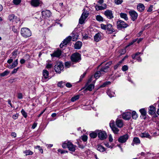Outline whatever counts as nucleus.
I'll return each instance as SVG.
<instances>
[{"instance_id":"nucleus-1","label":"nucleus","mask_w":159,"mask_h":159,"mask_svg":"<svg viewBox=\"0 0 159 159\" xmlns=\"http://www.w3.org/2000/svg\"><path fill=\"white\" fill-rule=\"evenodd\" d=\"M79 37V35L77 33L74 34L73 33L72 37L70 36H69L66 38L64 40L62 43L60 44V46L61 48H62L63 46L66 45L67 43L70 42L71 39L72 41H75Z\"/></svg>"},{"instance_id":"nucleus-2","label":"nucleus","mask_w":159,"mask_h":159,"mask_svg":"<svg viewBox=\"0 0 159 159\" xmlns=\"http://www.w3.org/2000/svg\"><path fill=\"white\" fill-rule=\"evenodd\" d=\"M21 35L25 38L30 37L31 35V30L28 28L24 27L22 28L20 30Z\"/></svg>"},{"instance_id":"nucleus-3","label":"nucleus","mask_w":159,"mask_h":159,"mask_svg":"<svg viewBox=\"0 0 159 159\" xmlns=\"http://www.w3.org/2000/svg\"><path fill=\"white\" fill-rule=\"evenodd\" d=\"M89 15V12L85 9L79 20V23L80 24H83Z\"/></svg>"},{"instance_id":"nucleus-4","label":"nucleus","mask_w":159,"mask_h":159,"mask_svg":"<svg viewBox=\"0 0 159 159\" xmlns=\"http://www.w3.org/2000/svg\"><path fill=\"white\" fill-rule=\"evenodd\" d=\"M63 64L60 61L57 62L54 66V70L55 72L59 74L61 72V71L63 70Z\"/></svg>"},{"instance_id":"nucleus-5","label":"nucleus","mask_w":159,"mask_h":159,"mask_svg":"<svg viewBox=\"0 0 159 159\" xmlns=\"http://www.w3.org/2000/svg\"><path fill=\"white\" fill-rule=\"evenodd\" d=\"M117 26L118 29H121L126 28L128 25L123 21L120 20L117 22Z\"/></svg>"},{"instance_id":"nucleus-6","label":"nucleus","mask_w":159,"mask_h":159,"mask_svg":"<svg viewBox=\"0 0 159 159\" xmlns=\"http://www.w3.org/2000/svg\"><path fill=\"white\" fill-rule=\"evenodd\" d=\"M43 76L42 79V81L45 82L48 81L50 78H49V72L46 70H44L43 71Z\"/></svg>"},{"instance_id":"nucleus-7","label":"nucleus","mask_w":159,"mask_h":159,"mask_svg":"<svg viewBox=\"0 0 159 159\" xmlns=\"http://www.w3.org/2000/svg\"><path fill=\"white\" fill-rule=\"evenodd\" d=\"M112 64L111 61H109L107 63L105 66L102 67L100 70L99 71L101 72V73L102 74H103L107 72H108V68H109V66Z\"/></svg>"},{"instance_id":"nucleus-8","label":"nucleus","mask_w":159,"mask_h":159,"mask_svg":"<svg viewBox=\"0 0 159 159\" xmlns=\"http://www.w3.org/2000/svg\"><path fill=\"white\" fill-rule=\"evenodd\" d=\"M8 19L10 21L12 22H15L17 23L20 22V19L19 18L16 16L15 15L11 14L8 16Z\"/></svg>"},{"instance_id":"nucleus-9","label":"nucleus","mask_w":159,"mask_h":159,"mask_svg":"<svg viewBox=\"0 0 159 159\" xmlns=\"http://www.w3.org/2000/svg\"><path fill=\"white\" fill-rule=\"evenodd\" d=\"M93 77L92 76L91 77L90 79H89L88 81V82L87 84H86V90H89V91H91L94 88V86L93 84H90L89 85H88V84L89 83H90L92 80L93 78Z\"/></svg>"},{"instance_id":"nucleus-10","label":"nucleus","mask_w":159,"mask_h":159,"mask_svg":"<svg viewBox=\"0 0 159 159\" xmlns=\"http://www.w3.org/2000/svg\"><path fill=\"white\" fill-rule=\"evenodd\" d=\"M80 55L78 53H74L71 57V60L72 61L77 62L80 60Z\"/></svg>"},{"instance_id":"nucleus-11","label":"nucleus","mask_w":159,"mask_h":159,"mask_svg":"<svg viewBox=\"0 0 159 159\" xmlns=\"http://www.w3.org/2000/svg\"><path fill=\"white\" fill-rule=\"evenodd\" d=\"M129 135L128 134H125L120 136L118 139V141L121 143H125L129 138Z\"/></svg>"},{"instance_id":"nucleus-12","label":"nucleus","mask_w":159,"mask_h":159,"mask_svg":"<svg viewBox=\"0 0 159 159\" xmlns=\"http://www.w3.org/2000/svg\"><path fill=\"white\" fill-rule=\"evenodd\" d=\"M51 13L48 10H45L42 11V16L43 18H47L50 16Z\"/></svg>"},{"instance_id":"nucleus-13","label":"nucleus","mask_w":159,"mask_h":159,"mask_svg":"<svg viewBox=\"0 0 159 159\" xmlns=\"http://www.w3.org/2000/svg\"><path fill=\"white\" fill-rule=\"evenodd\" d=\"M104 14L109 19H111L114 17L112 11L111 10H107L104 11Z\"/></svg>"},{"instance_id":"nucleus-14","label":"nucleus","mask_w":159,"mask_h":159,"mask_svg":"<svg viewBox=\"0 0 159 159\" xmlns=\"http://www.w3.org/2000/svg\"><path fill=\"white\" fill-rule=\"evenodd\" d=\"M41 3L42 2L40 0H32L30 2L31 6L35 7L39 6Z\"/></svg>"},{"instance_id":"nucleus-15","label":"nucleus","mask_w":159,"mask_h":159,"mask_svg":"<svg viewBox=\"0 0 159 159\" xmlns=\"http://www.w3.org/2000/svg\"><path fill=\"white\" fill-rule=\"evenodd\" d=\"M98 137L100 139L103 140L107 138V135L106 133L104 131H100L98 133Z\"/></svg>"},{"instance_id":"nucleus-16","label":"nucleus","mask_w":159,"mask_h":159,"mask_svg":"<svg viewBox=\"0 0 159 159\" xmlns=\"http://www.w3.org/2000/svg\"><path fill=\"white\" fill-rule=\"evenodd\" d=\"M129 13L133 21L135 20L137 18L138 15L137 13L135 11H130L129 12Z\"/></svg>"},{"instance_id":"nucleus-17","label":"nucleus","mask_w":159,"mask_h":159,"mask_svg":"<svg viewBox=\"0 0 159 159\" xmlns=\"http://www.w3.org/2000/svg\"><path fill=\"white\" fill-rule=\"evenodd\" d=\"M12 56L11 57L10 59L8 60L7 62L9 64L11 63L13 61V59L16 58L17 55V51H15L13 52L12 53Z\"/></svg>"},{"instance_id":"nucleus-18","label":"nucleus","mask_w":159,"mask_h":159,"mask_svg":"<svg viewBox=\"0 0 159 159\" xmlns=\"http://www.w3.org/2000/svg\"><path fill=\"white\" fill-rule=\"evenodd\" d=\"M131 114L130 112H125L123 113L122 116L123 119L125 120H129L131 117Z\"/></svg>"},{"instance_id":"nucleus-19","label":"nucleus","mask_w":159,"mask_h":159,"mask_svg":"<svg viewBox=\"0 0 159 159\" xmlns=\"http://www.w3.org/2000/svg\"><path fill=\"white\" fill-rule=\"evenodd\" d=\"M76 146L74 145L70 142L68 141V148L69 150L72 152H74L75 150Z\"/></svg>"},{"instance_id":"nucleus-20","label":"nucleus","mask_w":159,"mask_h":159,"mask_svg":"<svg viewBox=\"0 0 159 159\" xmlns=\"http://www.w3.org/2000/svg\"><path fill=\"white\" fill-rule=\"evenodd\" d=\"M102 38V34L101 33H98L95 34L94 37L95 41L98 42Z\"/></svg>"},{"instance_id":"nucleus-21","label":"nucleus","mask_w":159,"mask_h":159,"mask_svg":"<svg viewBox=\"0 0 159 159\" xmlns=\"http://www.w3.org/2000/svg\"><path fill=\"white\" fill-rule=\"evenodd\" d=\"M61 53V50H58L55 51H54L52 54H51V56L52 57H59L60 56Z\"/></svg>"},{"instance_id":"nucleus-22","label":"nucleus","mask_w":159,"mask_h":159,"mask_svg":"<svg viewBox=\"0 0 159 159\" xmlns=\"http://www.w3.org/2000/svg\"><path fill=\"white\" fill-rule=\"evenodd\" d=\"M139 136L141 138H146L151 139L152 137L148 134V133L146 132L142 133L140 134Z\"/></svg>"},{"instance_id":"nucleus-23","label":"nucleus","mask_w":159,"mask_h":159,"mask_svg":"<svg viewBox=\"0 0 159 159\" xmlns=\"http://www.w3.org/2000/svg\"><path fill=\"white\" fill-rule=\"evenodd\" d=\"M116 123L117 126L119 128H122L123 126V121L121 120L117 119L116 121Z\"/></svg>"},{"instance_id":"nucleus-24","label":"nucleus","mask_w":159,"mask_h":159,"mask_svg":"<svg viewBox=\"0 0 159 159\" xmlns=\"http://www.w3.org/2000/svg\"><path fill=\"white\" fill-rule=\"evenodd\" d=\"M18 64V60L16 59L14 61L11 65H10L8 66V67L10 69H12L17 66Z\"/></svg>"},{"instance_id":"nucleus-25","label":"nucleus","mask_w":159,"mask_h":159,"mask_svg":"<svg viewBox=\"0 0 159 159\" xmlns=\"http://www.w3.org/2000/svg\"><path fill=\"white\" fill-rule=\"evenodd\" d=\"M156 111V108L153 106H150L149 108V113L151 115L155 113Z\"/></svg>"},{"instance_id":"nucleus-26","label":"nucleus","mask_w":159,"mask_h":159,"mask_svg":"<svg viewBox=\"0 0 159 159\" xmlns=\"http://www.w3.org/2000/svg\"><path fill=\"white\" fill-rule=\"evenodd\" d=\"M145 9L144 6L142 3H139L137 6V9L139 11L141 12L143 11Z\"/></svg>"},{"instance_id":"nucleus-27","label":"nucleus","mask_w":159,"mask_h":159,"mask_svg":"<svg viewBox=\"0 0 159 159\" xmlns=\"http://www.w3.org/2000/svg\"><path fill=\"white\" fill-rule=\"evenodd\" d=\"M95 7L97 11L102 10L107 8V5L105 4H104L103 5V6L96 5Z\"/></svg>"},{"instance_id":"nucleus-28","label":"nucleus","mask_w":159,"mask_h":159,"mask_svg":"<svg viewBox=\"0 0 159 159\" xmlns=\"http://www.w3.org/2000/svg\"><path fill=\"white\" fill-rule=\"evenodd\" d=\"M107 30H108L110 32V33H111L115 31V30L113 29L112 25L110 24H107Z\"/></svg>"},{"instance_id":"nucleus-29","label":"nucleus","mask_w":159,"mask_h":159,"mask_svg":"<svg viewBox=\"0 0 159 159\" xmlns=\"http://www.w3.org/2000/svg\"><path fill=\"white\" fill-rule=\"evenodd\" d=\"M140 54V52H137L135 55H132V57L133 59H136L139 62H141L142 61L141 59L139 57H137Z\"/></svg>"},{"instance_id":"nucleus-30","label":"nucleus","mask_w":159,"mask_h":159,"mask_svg":"<svg viewBox=\"0 0 159 159\" xmlns=\"http://www.w3.org/2000/svg\"><path fill=\"white\" fill-rule=\"evenodd\" d=\"M82 45V43L80 41H78L74 45V48L75 49H80Z\"/></svg>"},{"instance_id":"nucleus-31","label":"nucleus","mask_w":159,"mask_h":159,"mask_svg":"<svg viewBox=\"0 0 159 159\" xmlns=\"http://www.w3.org/2000/svg\"><path fill=\"white\" fill-rule=\"evenodd\" d=\"M107 93L108 96L110 98L114 97L115 95V92L111 89L108 90Z\"/></svg>"},{"instance_id":"nucleus-32","label":"nucleus","mask_w":159,"mask_h":159,"mask_svg":"<svg viewBox=\"0 0 159 159\" xmlns=\"http://www.w3.org/2000/svg\"><path fill=\"white\" fill-rule=\"evenodd\" d=\"M128 57V56H125V57L122 59V60L120 61L117 64H116V65H115L114 66V69H117V68L123 62V61H124V60L127 58Z\"/></svg>"},{"instance_id":"nucleus-33","label":"nucleus","mask_w":159,"mask_h":159,"mask_svg":"<svg viewBox=\"0 0 159 159\" xmlns=\"http://www.w3.org/2000/svg\"><path fill=\"white\" fill-rule=\"evenodd\" d=\"M134 143L135 144H139L140 143V141L138 137H134L133 140V143H132V145H134Z\"/></svg>"},{"instance_id":"nucleus-34","label":"nucleus","mask_w":159,"mask_h":159,"mask_svg":"<svg viewBox=\"0 0 159 159\" xmlns=\"http://www.w3.org/2000/svg\"><path fill=\"white\" fill-rule=\"evenodd\" d=\"M97 150L101 152H103L105 151V148L101 145H99L97 147Z\"/></svg>"},{"instance_id":"nucleus-35","label":"nucleus","mask_w":159,"mask_h":159,"mask_svg":"<svg viewBox=\"0 0 159 159\" xmlns=\"http://www.w3.org/2000/svg\"><path fill=\"white\" fill-rule=\"evenodd\" d=\"M113 132L115 134H118L119 131V129L116 126L111 128Z\"/></svg>"},{"instance_id":"nucleus-36","label":"nucleus","mask_w":159,"mask_h":159,"mask_svg":"<svg viewBox=\"0 0 159 159\" xmlns=\"http://www.w3.org/2000/svg\"><path fill=\"white\" fill-rule=\"evenodd\" d=\"M120 16L121 18L124 19L126 20H128L127 15L125 13H121L120 14Z\"/></svg>"},{"instance_id":"nucleus-37","label":"nucleus","mask_w":159,"mask_h":159,"mask_svg":"<svg viewBox=\"0 0 159 159\" xmlns=\"http://www.w3.org/2000/svg\"><path fill=\"white\" fill-rule=\"evenodd\" d=\"M139 111L141 113V115L143 116L144 118H145V116L146 114V111L145 110L143 109H141L139 110Z\"/></svg>"},{"instance_id":"nucleus-38","label":"nucleus","mask_w":159,"mask_h":159,"mask_svg":"<svg viewBox=\"0 0 159 159\" xmlns=\"http://www.w3.org/2000/svg\"><path fill=\"white\" fill-rule=\"evenodd\" d=\"M96 20L98 21H103V18L100 15H98L96 16Z\"/></svg>"},{"instance_id":"nucleus-39","label":"nucleus","mask_w":159,"mask_h":159,"mask_svg":"<svg viewBox=\"0 0 159 159\" xmlns=\"http://www.w3.org/2000/svg\"><path fill=\"white\" fill-rule=\"evenodd\" d=\"M23 152L25 154L26 156L31 155L33 153L30 150L25 151Z\"/></svg>"},{"instance_id":"nucleus-40","label":"nucleus","mask_w":159,"mask_h":159,"mask_svg":"<svg viewBox=\"0 0 159 159\" xmlns=\"http://www.w3.org/2000/svg\"><path fill=\"white\" fill-rule=\"evenodd\" d=\"M102 74L101 72H100V71H98L95 74L94 77L96 79H98L100 77L101 75Z\"/></svg>"},{"instance_id":"nucleus-41","label":"nucleus","mask_w":159,"mask_h":159,"mask_svg":"<svg viewBox=\"0 0 159 159\" xmlns=\"http://www.w3.org/2000/svg\"><path fill=\"white\" fill-rule=\"evenodd\" d=\"M97 135V133L94 132H92L90 134V137L92 138H95Z\"/></svg>"},{"instance_id":"nucleus-42","label":"nucleus","mask_w":159,"mask_h":159,"mask_svg":"<svg viewBox=\"0 0 159 159\" xmlns=\"http://www.w3.org/2000/svg\"><path fill=\"white\" fill-rule=\"evenodd\" d=\"M132 117L134 119H136L138 117L135 111H133L132 112Z\"/></svg>"},{"instance_id":"nucleus-43","label":"nucleus","mask_w":159,"mask_h":159,"mask_svg":"<svg viewBox=\"0 0 159 159\" xmlns=\"http://www.w3.org/2000/svg\"><path fill=\"white\" fill-rule=\"evenodd\" d=\"M9 73V72L7 70H6L0 74V76L3 77L7 75Z\"/></svg>"},{"instance_id":"nucleus-44","label":"nucleus","mask_w":159,"mask_h":159,"mask_svg":"<svg viewBox=\"0 0 159 159\" xmlns=\"http://www.w3.org/2000/svg\"><path fill=\"white\" fill-rule=\"evenodd\" d=\"M115 123V121L113 120H111L110 121L109 123V125L111 128L113 127L116 126Z\"/></svg>"},{"instance_id":"nucleus-45","label":"nucleus","mask_w":159,"mask_h":159,"mask_svg":"<svg viewBox=\"0 0 159 159\" xmlns=\"http://www.w3.org/2000/svg\"><path fill=\"white\" fill-rule=\"evenodd\" d=\"M71 62L69 61L66 62L65 64V67L66 68H69L71 66Z\"/></svg>"},{"instance_id":"nucleus-46","label":"nucleus","mask_w":159,"mask_h":159,"mask_svg":"<svg viewBox=\"0 0 159 159\" xmlns=\"http://www.w3.org/2000/svg\"><path fill=\"white\" fill-rule=\"evenodd\" d=\"M21 0H13V2L16 5H19L21 2Z\"/></svg>"},{"instance_id":"nucleus-47","label":"nucleus","mask_w":159,"mask_h":159,"mask_svg":"<svg viewBox=\"0 0 159 159\" xmlns=\"http://www.w3.org/2000/svg\"><path fill=\"white\" fill-rule=\"evenodd\" d=\"M79 98V96H74L73 97H72L71 98V101L72 102H74L76 100L78 99Z\"/></svg>"},{"instance_id":"nucleus-48","label":"nucleus","mask_w":159,"mask_h":159,"mask_svg":"<svg viewBox=\"0 0 159 159\" xmlns=\"http://www.w3.org/2000/svg\"><path fill=\"white\" fill-rule=\"evenodd\" d=\"M81 137L82 140L84 142H86L87 140L88 137L86 135L82 136Z\"/></svg>"},{"instance_id":"nucleus-49","label":"nucleus","mask_w":159,"mask_h":159,"mask_svg":"<svg viewBox=\"0 0 159 159\" xmlns=\"http://www.w3.org/2000/svg\"><path fill=\"white\" fill-rule=\"evenodd\" d=\"M35 148L36 149H38L39 150V152H41V153H43V151L42 148H41L39 146H37L35 147Z\"/></svg>"},{"instance_id":"nucleus-50","label":"nucleus","mask_w":159,"mask_h":159,"mask_svg":"<svg viewBox=\"0 0 159 159\" xmlns=\"http://www.w3.org/2000/svg\"><path fill=\"white\" fill-rule=\"evenodd\" d=\"M21 112L23 116L25 117L26 118L27 116V115L26 113L23 109H22Z\"/></svg>"},{"instance_id":"nucleus-51","label":"nucleus","mask_w":159,"mask_h":159,"mask_svg":"<svg viewBox=\"0 0 159 159\" xmlns=\"http://www.w3.org/2000/svg\"><path fill=\"white\" fill-rule=\"evenodd\" d=\"M101 28L103 30H107V25L102 24H101Z\"/></svg>"},{"instance_id":"nucleus-52","label":"nucleus","mask_w":159,"mask_h":159,"mask_svg":"<svg viewBox=\"0 0 159 159\" xmlns=\"http://www.w3.org/2000/svg\"><path fill=\"white\" fill-rule=\"evenodd\" d=\"M33 66H34L33 64L31 62H29L28 64L27 65V67L29 68H32L33 67Z\"/></svg>"},{"instance_id":"nucleus-53","label":"nucleus","mask_w":159,"mask_h":159,"mask_svg":"<svg viewBox=\"0 0 159 159\" xmlns=\"http://www.w3.org/2000/svg\"><path fill=\"white\" fill-rule=\"evenodd\" d=\"M122 2V0H115V3L117 5L121 4Z\"/></svg>"},{"instance_id":"nucleus-54","label":"nucleus","mask_w":159,"mask_h":159,"mask_svg":"<svg viewBox=\"0 0 159 159\" xmlns=\"http://www.w3.org/2000/svg\"><path fill=\"white\" fill-rule=\"evenodd\" d=\"M111 82L110 81L104 83L101 86L102 87H105L106 86L110 84Z\"/></svg>"},{"instance_id":"nucleus-55","label":"nucleus","mask_w":159,"mask_h":159,"mask_svg":"<svg viewBox=\"0 0 159 159\" xmlns=\"http://www.w3.org/2000/svg\"><path fill=\"white\" fill-rule=\"evenodd\" d=\"M52 65L51 63H47L46 64V67L48 69H50L52 68Z\"/></svg>"},{"instance_id":"nucleus-56","label":"nucleus","mask_w":159,"mask_h":159,"mask_svg":"<svg viewBox=\"0 0 159 159\" xmlns=\"http://www.w3.org/2000/svg\"><path fill=\"white\" fill-rule=\"evenodd\" d=\"M128 67L126 65H124L122 67V70L123 71H125L128 70Z\"/></svg>"},{"instance_id":"nucleus-57","label":"nucleus","mask_w":159,"mask_h":159,"mask_svg":"<svg viewBox=\"0 0 159 159\" xmlns=\"http://www.w3.org/2000/svg\"><path fill=\"white\" fill-rule=\"evenodd\" d=\"M62 147L64 148H66L67 147H68V142L67 143H63L62 144Z\"/></svg>"},{"instance_id":"nucleus-58","label":"nucleus","mask_w":159,"mask_h":159,"mask_svg":"<svg viewBox=\"0 0 159 159\" xmlns=\"http://www.w3.org/2000/svg\"><path fill=\"white\" fill-rule=\"evenodd\" d=\"M19 68V67H18L16 69H14L12 71L11 73L13 74L16 73Z\"/></svg>"},{"instance_id":"nucleus-59","label":"nucleus","mask_w":159,"mask_h":159,"mask_svg":"<svg viewBox=\"0 0 159 159\" xmlns=\"http://www.w3.org/2000/svg\"><path fill=\"white\" fill-rule=\"evenodd\" d=\"M153 7V5H151L148 8L147 11L148 12H151L152 11V8Z\"/></svg>"},{"instance_id":"nucleus-60","label":"nucleus","mask_w":159,"mask_h":159,"mask_svg":"<svg viewBox=\"0 0 159 159\" xmlns=\"http://www.w3.org/2000/svg\"><path fill=\"white\" fill-rule=\"evenodd\" d=\"M126 52V50L125 49H122L120 52V54L121 55L124 54Z\"/></svg>"},{"instance_id":"nucleus-61","label":"nucleus","mask_w":159,"mask_h":159,"mask_svg":"<svg viewBox=\"0 0 159 159\" xmlns=\"http://www.w3.org/2000/svg\"><path fill=\"white\" fill-rule=\"evenodd\" d=\"M109 140L110 142H112L113 140V139L111 134L109 135Z\"/></svg>"},{"instance_id":"nucleus-62","label":"nucleus","mask_w":159,"mask_h":159,"mask_svg":"<svg viewBox=\"0 0 159 159\" xmlns=\"http://www.w3.org/2000/svg\"><path fill=\"white\" fill-rule=\"evenodd\" d=\"M12 30L14 32V33H17V29H16L15 28V26H13L12 28Z\"/></svg>"},{"instance_id":"nucleus-63","label":"nucleus","mask_w":159,"mask_h":159,"mask_svg":"<svg viewBox=\"0 0 159 159\" xmlns=\"http://www.w3.org/2000/svg\"><path fill=\"white\" fill-rule=\"evenodd\" d=\"M23 96L21 93H19L18 94V98L19 99H21L22 98Z\"/></svg>"},{"instance_id":"nucleus-64","label":"nucleus","mask_w":159,"mask_h":159,"mask_svg":"<svg viewBox=\"0 0 159 159\" xmlns=\"http://www.w3.org/2000/svg\"><path fill=\"white\" fill-rule=\"evenodd\" d=\"M63 83L62 82V81L59 82L57 84V86L60 87H62V84Z\"/></svg>"}]
</instances>
